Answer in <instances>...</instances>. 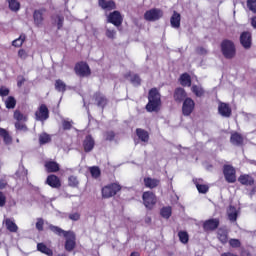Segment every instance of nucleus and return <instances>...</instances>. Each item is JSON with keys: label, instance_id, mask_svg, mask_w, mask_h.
Instances as JSON below:
<instances>
[{"label": "nucleus", "instance_id": "obj_1", "mask_svg": "<svg viewBox=\"0 0 256 256\" xmlns=\"http://www.w3.org/2000/svg\"><path fill=\"white\" fill-rule=\"evenodd\" d=\"M148 104L146 105L147 111L153 113V111H159V107L161 106V94L157 88H152L149 91L148 95Z\"/></svg>", "mask_w": 256, "mask_h": 256}, {"label": "nucleus", "instance_id": "obj_2", "mask_svg": "<svg viewBox=\"0 0 256 256\" xmlns=\"http://www.w3.org/2000/svg\"><path fill=\"white\" fill-rule=\"evenodd\" d=\"M221 49L226 59H233L235 57V44L232 41L224 40L221 44Z\"/></svg>", "mask_w": 256, "mask_h": 256}, {"label": "nucleus", "instance_id": "obj_3", "mask_svg": "<svg viewBox=\"0 0 256 256\" xmlns=\"http://www.w3.org/2000/svg\"><path fill=\"white\" fill-rule=\"evenodd\" d=\"M120 189H121V185L117 183H113L108 186H105L104 188H102V197L104 199H109L110 197H114V195H117V193H119Z\"/></svg>", "mask_w": 256, "mask_h": 256}, {"label": "nucleus", "instance_id": "obj_4", "mask_svg": "<svg viewBox=\"0 0 256 256\" xmlns=\"http://www.w3.org/2000/svg\"><path fill=\"white\" fill-rule=\"evenodd\" d=\"M223 173L227 183H235L237 181L236 171L233 166L224 165Z\"/></svg>", "mask_w": 256, "mask_h": 256}, {"label": "nucleus", "instance_id": "obj_5", "mask_svg": "<svg viewBox=\"0 0 256 256\" xmlns=\"http://www.w3.org/2000/svg\"><path fill=\"white\" fill-rule=\"evenodd\" d=\"M144 205L147 209H153L155 203H157V197L151 191L144 192L142 195Z\"/></svg>", "mask_w": 256, "mask_h": 256}, {"label": "nucleus", "instance_id": "obj_6", "mask_svg": "<svg viewBox=\"0 0 256 256\" xmlns=\"http://www.w3.org/2000/svg\"><path fill=\"white\" fill-rule=\"evenodd\" d=\"M75 73L79 75V77H89V75H91V69L87 63L80 62L75 66Z\"/></svg>", "mask_w": 256, "mask_h": 256}, {"label": "nucleus", "instance_id": "obj_7", "mask_svg": "<svg viewBox=\"0 0 256 256\" xmlns=\"http://www.w3.org/2000/svg\"><path fill=\"white\" fill-rule=\"evenodd\" d=\"M107 22L112 23L115 27H121L123 23V16H121V12L114 11L110 13L107 17Z\"/></svg>", "mask_w": 256, "mask_h": 256}, {"label": "nucleus", "instance_id": "obj_8", "mask_svg": "<svg viewBox=\"0 0 256 256\" xmlns=\"http://www.w3.org/2000/svg\"><path fill=\"white\" fill-rule=\"evenodd\" d=\"M218 113L221 115V117H224L226 119H229L231 117V114L233 111L231 110V106L228 103L225 102H218Z\"/></svg>", "mask_w": 256, "mask_h": 256}, {"label": "nucleus", "instance_id": "obj_9", "mask_svg": "<svg viewBox=\"0 0 256 256\" xmlns=\"http://www.w3.org/2000/svg\"><path fill=\"white\" fill-rule=\"evenodd\" d=\"M195 109V101L191 98H186L183 102L182 106V113L185 115V117H189L193 113V110Z\"/></svg>", "mask_w": 256, "mask_h": 256}, {"label": "nucleus", "instance_id": "obj_10", "mask_svg": "<svg viewBox=\"0 0 256 256\" xmlns=\"http://www.w3.org/2000/svg\"><path fill=\"white\" fill-rule=\"evenodd\" d=\"M36 121H47L49 119V108L45 104H42L35 112Z\"/></svg>", "mask_w": 256, "mask_h": 256}, {"label": "nucleus", "instance_id": "obj_11", "mask_svg": "<svg viewBox=\"0 0 256 256\" xmlns=\"http://www.w3.org/2000/svg\"><path fill=\"white\" fill-rule=\"evenodd\" d=\"M163 17V12L159 9H151L146 11L144 18L146 21H157Z\"/></svg>", "mask_w": 256, "mask_h": 256}, {"label": "nucleus", "instance_id": "obj_12", "mask_svg": "<svg viewBox=\"0 0 256 256\" xmlns=\"http://www.w3.org/2000/svg\"><path fill=\"white\" fill-rule=\"evenodd\" d=\"M64 237L66 238V251H73V249H75V233L69 231V233Z\"/></svg>", "mask_w": 256, "mask_h": 256}, {"label": "nucleus", "instance_id": "obj_13", "mask_svg": "<svg viewBox=\"0 0 256 256\" xmlns=\"http://www.w3.org/2000/svg\"><path fill=\"white\" fill-rule=\"evenodd\" d=\"M219 227V219H209L206 220L203 224L204 231H215Z\"/></svg>", "mask_w": 256, "mask_h": 256}, {"label": "nucleus", "instance_id": "obj_14", "mask_svg": "<svg viewBox=\"0 0 256 256\" xmlns=\"http://www.w3.org/2000/svg\"><path fill=\"white\" fill-rule=\"evenodd\" d=\"M240 43L244 49L251 48V33L243 32L240 36Z\"/></svg>", "mask_w": 256, "mask_h": 256}, {"label": "nucleus", "instance_id": "obj_15", "mask_svg": "<svg viewBox=\"0 0 256 256\" xmlns=\"http://www.w3.org/2000/svg\"><path fill=\"white\" fill-rule=\"evenodd\" d=\"M170 25L173 29H179V27H181V14L177 11L173 12V15L170 18Z\"/></svg>", "mask_w": 256, "mask_h": 256}, {"label": "nucleus", "instance_id": "obj_16", "mask_svg": "<svg viewBox=\"0 0 256 256\" xmlns=\"http://www.w3.org/2000/svg\"><path fill=\"white\" fill-rule=\"evenodd\" d=\"M46 183L54 189H59V187H61V180H59V177L53 174L47 177Z\"/></svg>", "mask_w": 256, "mask_h": 256}, {"label": "nucleus", "instance_id": "obj_17", "mask_svg": "<svg viewBox=\"0 0 256 256\" xmlns=\"http://www.w3.org/2000/svg\"><path fill=\"white\" fill-rule=\"evenodd\" d=\"M159 183H161V181L157 178H144V185L147 189H155V187H159Z\"/></svg>", "mask_w": 256, "mask_h": 256}, {"label": "nucleus", "instance_id": "obj_18", "mask_svg": "<svg viewBox=\"0 0 256 256\" xmlns=\"http://www.w3.org/2000/svg\"><path fill=\"white\" fill-rule=\"evenodd\" d=\"M83 147L86 153H90V151H93V148L95 147V140L93 139V137L86 136Z\"/></svg>", "mask_w": 256, "mask_h": 256}, {"label": "nucleus", "instance_id": "obj_19", "mask_svg": "<svg viewBox=\"0 0 256 256\" xmlns=\"http://www.w3.org/2000/svg\"><path fill=\"white\" fill-rule=\"evenodd\" d=\"M99 7L104 9L105 11H113V9H116V5L114 1H106V0H99Z\"/></svg>", "mask_w": 256, "mask_h": 256}, {"label": "nucleus", "instance_id": "obj_20", "mask_svg": "<svg viewBox=\"0 0 256 256\" xmlns=\"http://www.w3.org/2000/svg\"><path fill=\"white\" fill-rule=\"evenodd\" d=\"M94 99L96 101L97 107H101V109H104L105 105H107V98L101 93H96L94 95Z\"/></svg>", "mask_w": 256, "mask_h": 256}, {"label": "nucleus", "instance_id": "obj_21", "mask_svg": "<svg viewBox=\"0 0 256 256\" xmlns=\"http://www.w3.org/2000/svg\"><path fill=\"white\" fill-rule=\"evenodd\" d=\"M239 183L241 185H246L248 187H251L255 183V179H253L250 175L243 174L238 178Z\"/></svg>", "mask_w": 256, "mask_h": 256}, {"label": "nucleus", "instance_id": "obj_22", "mask_svg": "<svg viewBox=\"0 0 256 256\" xmlns=\"http://www.w3.org/2000/svg\"><path fill=\"white\" fill-rule=\"evenodd\" d=\"M187 97V93L185 92V89L183 88H177L174 92V100L177 101V103H181Z\"/></svg>", "mask_w": 256, "mask_h": 256}, {"label": "nucleus", "instance_id": "obj_23", "mask_svg": "<svg viewBox=\"0 0 256 256\" xmlns=\"http://www.w3.org/2000/svg\"><path fill=\"white\" fill-rule=\"evenodd\" d=\"M137 137L143 142V143H149V132L145 131L144 129L138 128L136 129Z\"/></svg>", "mask_w": 256, "mask_h": 256}, {"label": "nucleus", "instance_id": "obj_24", "mask_svg": "<svg viewBox=\"0 0 256 256\" xmlns=\"http://www.w3.org/2000/svg\"><path fill=\"white\" fill-rule=\"evenodd\" d=\"M0 137H2L5 145H11L13 143V138L5 128H0Z\"/></svg>", "mask_w": 256, "mask_h": 256}, {"label": "nucleus", "instance_id": "obj_25", "mask_svg": "<svg viewBox=\"0 0 256 256\" xmlns=\"http://www.w3.org/2000/svg\"><path fill=\"white\" fill-rule=\"evenodd\" d=\"M49 229L52 231V233H55V235H58L59 237H65L69 233V231H65L59 228V226H55L53 224L49 225Z\"/></svg>", "mask_w": 256, "mask_h": 256}, {"label": "nucleus", "instance_id": "obj_26", "mask_svg": "<svg viewBox=\"0 0 256 256\" xmlns=\"http://www.w3.org/2000/svg\"><path fill=\"white\" fill-rule=\"evenodd\" d=\"M34 23L37 27L43 25V12L41 10H35L33 14Z\"/></svg>", "mask_w": 256, "mask_h": 256}, {"label": "nucleus", "instance_id": "obj_27", "mask_svg": "<svg viewBox=\"0 0 256 256\" xmlns=\"http://www.w3.org/2000/svg\"><path fill=\"white\" fill-rule=\"evenodd\" d=\"M230 141L232 145H243V136L239 133H234L231 135Z\"/></svg>", "mask_w": 256, "mask_h": 256}, {"label": "nucleus", "instance_id": "obj_28", "mask_svg": "<svg viewBox=\"0 0 256 256\" xmlns=\"http://www.w3.org/2000/svg\"><path fill=\"white\" fill-rule=\"evenodd\" d=\"M45 167L49 173H56V171H59V164L57 162H46Z\"/></svg>", "mask_w": 256, "mask_h": 256}, {"label": "nucleus", "instance_id": "obj_29", "mask_svg": "<svg viewBox=\"0 0 256 256\" xmlns=\"http://www.w3.org/2000/svg\"><path fill=\"white\" fill-rule=\"evenodd\" d=\"M5 225L6 229H8V231H10L11 233H17L19 229V227H17V224H15V222H13L11 219H6Z\"/></svg>", "mask_w": 256, "mask_h": 256}, {"label": "nucleus", "instance_id": "obj_30", "mask_svg": "<svg viewBox=\"0 0 256 256\" xmlns=\"http://www.w3.org/2000/svg\"><path fill=\"white\" fill-rule=\"evenodd\" d=\"M180 83L183 87H191V76L187 73H184L180 77Z\"/></svg>", "mask_w": 256, "mask_h": 256}, {"label": "nucleus", "instance_id": "obj_31", "mask_svg": "<svg viewBox=\"0 0 256 256\" xmlns=\"http://www.w3.org/2000/svg\"><path fill=\"white\" fill-rule=\"evenodd\" d=\"M227 215H228V219L229 221H237V208L230 206L227 210Z\"/></svg>", "mask_w": 256, "mask_h": 256}, {"label": "nucleus", "instance_id": "obj_32", "mask_svg": "<svg viewBox=\"0 0 256 256\" xmlns=\"http://www.w3.org/2000/svg\"><path fill=\"white\" fill-rule=\"evenodd\" d=\"M37 249H38V251H40L41 253H44L45 255L53 256V250L47 248V246L43 243H38Z\"/></svg>", "mask_w": 256, "mask_h": 256}, {"label": "nucleus", "instance_id": "obj_33", "mask_svg": "<svg viewBox=\"0 0 256 256\" xmlns=\"http://www.w3.org/2000/svg\"><path fill=\"white\" fill-rule=\"evenodd\" d=\"M191 91L196 97H203V95H205V90H203L201 86L193 85Z\"/></svg>", "mask_w": 256, "mask_h": 256}, {"label": "nucleus", "instance_id": "obj_34", "mask_svg": "<svg viewBox=\"0 0 256 256\" xmlns=\"http://www.w3.org/2000/svg\"><path fill=\"white\" fill-rule=\"evenodd\" d=\"M8 1V5H9V9H11V11H19V9H21V4H19V2L17 0H7Z\"/></svg>", "mask_w": 256, "mask_h": 256}, {"label": "nucleus", "instance_id": "obj_35", "mask_svg": "<svg viewBox=\"0 0 256 256\" xmlns=\"http://www.w3.org/2000/svg\"><path fill=\"white\" fill-rule=\"evenodd\" d=\"M218 239L221 243H223V245H225V243H227V241H228L227 231H225L223 229H219L218 230Z\"/></svg>", "mask_w": 256, "mask_h": 256}, {"label": "nucleus", "instance_id": "obj_36", "mask_svg": "<svg viewBox=\"0 0 256 256\" xmlns=\"http://www.w3.org/2000/svg\"><path fill=\"white\" fill-rule=\"evenodd\" d=\"M25 39H26L25 34H21L19 36V38L12 41L13 47H21V45H23V43H25Z\"/></svg>", "mask_w": 256, "mask_h": 256}, {"label": "nucleus", "instance_id": "obj_37", "mask_svg": "<svg viewBox=\"0 0 256 256\" xmlns=\"http://www.w3.org/2000/svg\"><path fill=\"white\" fill-rule=\"evenodd\" d=\"M67 85H65V82L62 80H56L55 82V89L56 91H59L60 93H64Z\"/></svg>", "mask_w": 256, "mask_h": 256}, {"label": "nucleus", "instance_id": "obj_38", "mask_svg": "<svg viewBox=\"0 0 256 256\" xmlns=\"http://www.w3.org/2000/svg\"><path fill=\"white\" fill-rule=\"evenodd\" d=\"M51 141V136L47 133H42L39 136V143L40 145H45Z\"/></svg>", "mask_w": 256, "mask_h": 256}, {"label": "nucleus", "instance_id": "obj_39", "mask_svg": "<svg viewBox=\"0 0 256 256\" xmlns=\"http://www.w3.org/2000/svg\"><path fill=\"white\" fill-rule=\"evenodd\" d=\"M16 103L15 98H13V96H9L5 102V105L7 109H15Z\"/></svg>", "mask_w": 256, "mask_h": 256}, {"label": "nucleus", "instance_id": "obj_40", "mask_svg": "<svg viewBox=\"0 0 256 256\" xmlns=\"http://www.w3.org/2000/svg\"><path fill=\"white\" fill-rule=\"evenodd\" d=\"M178 237H179V240L181 241V243H189V234H187V232L185 231H180L178 233Z\"/></svg>", "mask_w": 256, "mask_h": 256}, {"label": "nucleus", "instance_id": "obj_41", "mask_svg": "<svg viewBox=\"0 0 256 256\" xmlns=\"http://www.w3.org/2000/svg\"><path fill=\"white\" fill-rule=\"evenodd\" d=\"M68 185L69 187H79V179H77V176H70L68 178Z\"/></svg>", "mask_w": 256, "mask_h": 256}, {"label": "nucleus", "instance_id": "obj_42", "mask_svg": "<svg viewBox=\"0 0 256 256\" xmlns=\"http://www.w3.org/2000/svg\"><path fill=\"white\" fill-rule=\"evenodd\" d=\"M116 35L117 31H115V29L106 26V37H108V39H115Z\"/></svg>", "mask_w": 256, "mask_h": 256}, {"label": "nucleus", "instance_id": "obj_43", "mask_svg": "<svg viewBox=\"0 0 256 256\" xmlns=\"http://www.w3.org/2000/svg\"><path fill=\"white\" fill-rule=\"evenodd\" d=\"M160 213L164 219H169V217H171V207L162 208Z\"/></svg>", "mask_w": 256, "mask_h": 256}, {"label": "nucleus", "instance_id": "obj_44", "mask_svg": "<svg viewBox=\"0 0 256 256\" xmlns=\"http://www.w3.org/2000/svg\"><path fill=\"white\" fill-rule=\"evenodd\" d=\"M54 19V23H56L57 28L61 29L63 27V21H65V18L61 15H57Z\"/></svg>", "mask_w": 256, "mask_h": 256}, {"label": "nucleus", "instance_id": "obj_45", "mask_svg": "<svg viewBox=\"0 0 256 256\" xmlns=\"http://www.w3.org/2000/svg\"><path fill=\"white\" fill-rule=\"evenodd\" d=\"M89 170H90L92 177H94L95 179H97V177H99L101 175V170L97 166L90 167Z\"/></svg>", "mask_w": 256, "mask_h": 256}, {"label": "nucleus", "instance_id": "obj_46", "mask_svg": "<svg viewBox=\"0 0 256 256\" xmlns=\"http://www.w3.org/2000/svg\"><path fill=\"white\" fill-rule=\"evenodd\" d=\"M247 7L252 13H256V0H247Z\"/></svg>", "mask_w": 256, "mask_h": 256}, {"label": "nucleus", "instance_id": "obj_47", "mask_svg": "<svg viewBox=\"0 0 256 256\" xmlns=\"http://www.w3.org/2000/svg\"><path fill=\"white\" fill-rule=\"evenodd\" d=\"M196 188L198 189L199 193H207L209 191V186L196 183Z\"/></svg>", "mask_w": 256, "mask_h": 256}, {"label": "nucleus", "instance_id": "obj_48", "mask_svg": "<svg viewBox=\"0 0 256 256\" xmlns=\"http://www.w3.org/2000/svg\"><path fill=\"white\" fill-rule=\"evenodd\" d=\"M14 119H16L17 121H27V117L21 114V112L19 111L14 112Z\"/></svg>", "mask_w": 256, "mask_h": 256}, {"label": "nucleus", "instance_id": "obj_49", "mask_svg": "<svg viewBox=\"0 0 256 256\" xmlns=\"http://www.w3.org/2000/svg\"><path fill=\"white\" fill-rule=\"evenodd\" d=\"M68 217L70 221H79V219H81V214H79L78 212H73V213H70Z\"/></svg>", "mask_w": 256, "mask_h": 256}, {"label": "nucleus", "instance_id": "obj_50", "mask_svg": "<svg viewBox=\"0 0 256 256\" xmlns=\"http://www.w3.org/2000/svg\"><path fill=\"white\" fill-rule=\"evenodd\" d=\"M104 139H106V141H113L115 139V132L113 131H108L104 134Z\"/></svg>", "mask_w": 256, "mask_h": 256}, {"label": "nucleus", "instance_id": "obj_51", "mask_svg": "<svg viewBox=\"0 0 256 256\" xmlns=\"http://www.w3.org/2000/svg\"><path fill=\"white\" fill-rule=\"evenodd\" d=\"M229 245L230 247H233V248L241 247V241H239V239H230Z\"/></svg>", "mask_w": 256, "mask_h": 256}, {"label": "nucleus", "instance_id": "obj_52", "mask_svg": "<svg viewBox=\"0 0 256 256\" xmlns=\"http://www.w3.org/2000/svg\"><path fill=\"white\" fill-rule=\"evenodd\" d=\"M28 173L29 171L25 169L24 166H20L17 175H20V177H27Z\"/></svg>", "mask_w": 256, "mask_h": 256}, {"label": "nucleus", "instance_id": "obj_53", "mask_svg": "<svg viewBox=\"0 0 256 256\" xmlns=\"http://www.w3.org/2000/svg\"><path fill=\"white\" fill-rule=\"evenodd\" d=\"M45 224L43 218H37V222H36V229L38 231H43V225Z\"/></svg>", "mask_w": 256, "mask_h": 256}, {"label": "nucleus", "instance_id": "obj_54", "mask_svg": "<svg viewBox=\"0 0 256 256\" xmlns=\"http://www.w3.org/2000/svg\"><path fill=\"white\" fill-rule=\"evenodd\" d=\"M131 81L134 85H141V78H139V75L137 74H134L132 77H131Z\"/></svg>", "mask_w": 256, "mask_h": 256}, {"label": "nucleus", "instance_id": "obj_55", "mask_svg": "<svg viewBox=\"0 0 256 256\" xmlns=\"http://www.w3.org/2000/svg\"><path fill=\"white\" fill-rule=\"evenodd\" d=\"M9 95V88L2 86L0 87V97H7Z\"/></svg>", "mask_w": 256, "mask_h": 256}, {"label": "nucleus", "instance_id": "obj_56", "mask_svg": "<svg viewBox=\"0 0 256 256\" xmlns=\"http://www.w3.org/2000/svg\"><path fill=\"white\" fill-rule=\"evenodd\" d=\"M18 57H20V59H27L29 57V54H27V51H25L24 49H21L18 51Z\"/></svg>", "mask_w": 256, "mask_h": 256}, {"label": "nucleus", "instance_id": "obj_57", "mask_svg": "<svg viewBox=\"0 0 256 256\" xmlns=\"http://www.w3.org/2000/svg\"><path fill=\"white\" fill-rule=\"evenodd\" d=\"M15 127L18 129V131H27V126L21 122H16Z\"/></svg>", "mask_w": 256, "mask_h": 256}, {"label": "nucleus", "instance_id": "obj_58", "mask_svg": "<svg viewBox=\"0 0 256 256\" xmlns=\"http://www.w3.org/2000/svg\"><path fill=\"white\" fill-rule=\"evenodd\" d=\"M6 203L7 197H5V194H3V192H0V207H5Z\"/></svg>", "mask_w": 256, "mask_h": 256}, {"label": "nucleus", "instance_id": "obj_59", "mask_svg": "<svg viewBox=\"0 0 256 256\" xmlns=\"http://www.w3.org/2000/svg\"><path fill=\"white\" fill-rule=\"evenodd\" d=\"M72 123H73V122H69V121H67V120H64V121L62 122L63 129H65V130L71 129Z\"/></svg>", "mask_w": 256, "mask_h": 256}, {"label": "nucleus", "instance_id": "obj_60", "mask_svg": "<svg viewBox=\"0 0 256 256\" xmlns=\"http://www.w3.org/2000/svg\"><path fill=\"white\" fill-rule=\"evenodd\" d=\"M196 53H198V55H207V49H205L203 47H198L196 49Z\"/></svg>", "mask_w": 256, "mask_h": 256}, {"label": "nucleus", "instance_id": "obj_61", "mask_svg": "<svg viewBox=\"0 0 256 256\" xmlns=\"http://www.w3.org/2000/svg\"><path fill=\"white\" fill-rule=\"evenodd\" d=\"M7 187V182L5 179L1 178L0 179V189H5Z\"/></svg>", "mask_w": 256, "mask_h": 256}, {"label": "nucleus", "instance_id": "obj_62", "mask_svg": "<svg viewBox=\"0 0 256 256\" xmlns=\"http://www.w3.org/2000/svg\"><path fill=\"white\" fill-rule=\"evenodd\" d=\"M251 25L256 29V16L251 19Z\"/></svg>", "mask_w": 256, "mask_h": 256}, {"label": "nucleus", "instance_id": "obj_63", "mask_svg": "<svg viewBox=\"0 0 256 256\" xmlns=\"http://www.w3.org/2000/svg\"><path fill=\"white\" fill-rule=\"evenodd\" d=\"M24 83H25V79L22 78L21 80H18L17 85H18V87H21Z\"/></svg>", "mask_w": 256, "mask_h": 256}, {"label": "nucleus", "instance_id": "obj_64", "mask_svg": "<svg viewBox=\"0 0 256 256\" xmlns=\"http://www.w3.org/2000/svg\"><path fill=\"white\" fill-rule=\"evenodd\" d=\"M130 256H141V254H139V252H132Z\"/></svg>", "mask_w": 256, "mask_h": 256}]
</instances>
